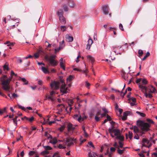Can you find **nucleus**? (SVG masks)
Masks as SVG:
<instances>
[{"label":"nucleus","instance_id":"20","mask_svg":"<svg viewBox=\"0 0 157 157\" xmlns=\"http://www.w3.org/2000/svg\"><path fill=\"white\" fill-rule=\"evenodd\" d=\"M114 135L117 136L120 134V130L119 129H115L114 130Z\"/></svg>","mask_w":157,"mask_h":157},{"label":"nucleus","instance_id":"51","mask_svg":"<svg viewBox=\"0 0 157 157\" xmlns=\"http://www.w3.org/2000/svg\"><path fill=\"white\" fill-rule=\"evenodd\" d=\"M64 40H63L62 41L60 42H59L60 46H63L64 45H65V44H64Z\"/></svg>","mask_w":157,"mask_h":157},{"label":"nucleus","instance_id":"45","mask_svg":"<svg viewBox=\"0 0 157 157\" xmlns=\"http://www.w3.org/2000/svg\"><path fill=\"white\" fill-rule=\"evenodd\" d=\"M65 126H61L59 128V130L60 132H62L64 129Z\"/></svg>","mask_w":157,"mask_h":157},{"label":"nucleus","instance_id":"44","mask_svg":"<svg viewBox=\"0 0 157 157\" xmlns=\"http://www.w3.org/2000/svg\"><path fill=\"white\" fill-rule=\"evenodd\" d=\"M46 97L48 98V99H49L51 101H54V99L52 98V97L50 96H46Z\"/></svg>","mask_w":157,"mask_h":157},{"label":"nucleus","instance_id":"3","mask_svg":"<svg viewBox=\"0 0 157 157\" xmlns=\"http://www.w3.org/2000/svg\"><path fill=\"white\" fill-rule=\"evenodd\" d=\"M137 122L139 123L138 125L143 131L147 132L150 130V128L151 126L150 124L141 121H138Z\"/></svg>","mask_w":157,"mask_h":157},{"label":"nucleus","instance_id":"30","mask_svg":"<svg viewBox=\"0 0 157 157\" xmlns=\"http://www.w3.org/2000/svg\"><path fill=\"white\" fill-rule=\"evenodd\" d=\"M146 121L147 122V123L150 124L151 125V124L154 123V122L152 120L149 118H147L146 119Z\"/></svg>","mask_w":157,"mask_h":157},{"label":"nucleus","instance_id":"21","mask_svg":"<svg viewBox=\"0 0 157 157\" xmlns=\"http://www.w3.org/2000/svg\"><path fill=\"white\" fill-rule=\"evenodd\" d=\"M50 142L53 144H55L57 142V139L56 137L54 138L52 140L50 141Z\"/></svg>","mask_w":157,"mask_h":157},{"label":"nucleus","instance_id":"7","mask_svg":"<svg viewBox=\"0 0 157 157\" xmlns=\"http://www.w3.org/2000/svg\"><path fill=\"white\" fill-rule=\"evenodd\" d=\"M65 145L67 144V146L69 147L74 144L73 142H75V139L70 137H67L66 138Z\"/></svg>","mask_w":157,"mask_h":157},{"label":"nucleus","instance_id":"61","mask_svg":"<svg viewBox=\"0 0 157 157\" xmlns=\"http://www.w3.org/2000/svg\"><path fill=\"white\" fill-rule=\"evenodd\" d=\"M34 56L36 58H38L39 57V55L38 53H37L35 54Z\"/></svg>","mask_w":157,"mask_h":157},{"label":"nucleus","instance_id":"17","mask_svg":"<svg viewBox=\"0 0 157 157\" xmlns=\"http://www.w3.org/2000/svg\"><path fill=\"white\" fill-rule=\"evenodd\" d=\"M87 58L88 60L91 61L92 63L94 61V58L91 55H88L87 56Z\"/></svg>","mask_w":157,"mask_h":157},{"label":"nucleus","instance_id":"37","mask_svg":"<svg viewBox=\"0 0 157 157\" xmlns=\"http://www.w3.org/2000/svg\"><path fill=\"white\" fill-rule=\"evenodd\" d=\"M128 137L130 139H131L132 137V132H128Z\"/></svg>","mask_w":157,"mask_h":157},{"label":"nucleus","instance_id":"12","mask_svg":"<svg viewBox=\"0 0 157 157\" xmlns=\"http://www.w3.org/2000/svg\"><path fill=\"white\" fill-rule=\"evenodd\" d=\"M131 112L130 111H126L123 113V116L122 118V119L123 121H125L127 119V116L129 114H130Z\"/></svg>","mask_w":157,"mask_h":157},{"label":"nucleus","instance_id":"27","mask_svg":"<svg viewBox=\"0 0 157 157\" xmlns=\"http://www.w3.org/2000/svg\"><path fill=\"white\" fill-rule=\"evenodd\" d=\"M68 102L70 106H71L74 103L73 99H68Z\"/></svg>","mask_w":157,"mask_h":157},{"label":"nucleus","instance_id":"55","mask_svg":"<svg viewBox=\"0 0 157 157\" xmlns=\"http://www.w3.org/2000/svg\"><path fill=\"white\" fill-rule=\"evenodd\" d=\"M86 87L88 89H89L90 86V84L88 83L87 81L86 82Z\"/></svg>","mask_w":157,"mask_h":157},{"label":"nucleus","instance_id":"15","mask_svg":"<svg viewBox=\"0 0 157 157\" xmlns=\"http://www.w3.org/2000/svg\"><path fill=\"white\" fill-rule=\"evenodd\" d=\"M100 115H101V111L99 110L97 113L95 117V120L96 121H99L100 117L98 116Z\"/></svg>","mask_w":157,"mask_h":157},{"label":"nucleus","instance_id":"53","mask_svg":"<svg viewBox=\"0 0 157 157\" xmlns=\"http://www.w3.org/2000/svg\"><path fill=\"white\" fill-rule=\"evenodd\" d=\"M119 147L122 148L123 146V144L120 141L119 142Z\"/></svg>","mask_w":157,"mask_h":157},{"label":"nucleus","instance_id":"34","mask_svg":"<svg viewBox=\"0 0 157 157\" xmlns=\"http://www.w3.org/2000/svg\"><path fill=\"white\" fill-rule=\"evenodd\" d=\"M44 147L45 148L46 150H50L52 149V147L48 146H44Z\"/></svg>","mask_w":157,"mask_h":157},{"label":"nucleus","instance_id":"10","mask_svg":"<svg viewBox=\"0 0 157 157\" xmlns=\"http://www.w3.org/2000/svg\"><path fill=\"white\" fill-rule=\"evenodd\" d=\"M142 147L144 146L149 148L152 145L151 143H149V141H148L147 139H143L142 140Z\"/></svg>","mask_w":157,"mask_h":157},{"label":"nucleus","instance_id":"26","mask_svg":"<svg viewBox=\"0 0 157 157\" xmlns=\"http://www.w3.org/2000/svg\"><path fill=\"white\" fill-rule=\"evenodd\" d=\"M133 131L135 133H137L139 131V130L138 127L136 126H134Z\"/></svg>","mask_w":157,"mask_h":157},{"label":"nucleus","instance_id":"18","mask_svg":"<svg viewBox=\"0 0 157 157\" xmlns=\"http://www.w3.org/2000/svg\"><path fill=\"white\" fill-rule=\"evenodd\" d=\"M65 47V45H64L63 46H59V48H54L55 50V53H56L57 52H58L60 50L62 49L64 47Z\"/></svg>","mask_w":157,"mask_h":157},{"label":"nucleus","instance_id":"11","mask_svg":"<svg viewBox=\"0 0 157 157\" xmlns=\"http://www.w3.org/2000/svg\"><path fill=\"white\" fill-rule=\"evenodd\" d=\"M67 128V131L69 132L71 131H73L75 129V127L71 123H68Z\"/></svg>","mask_w":157,"mask_h":157},{"label":"nucleus","instance_id":"47","mask_svg":"<svg viewBox=\"0 0 157 157\" xmlns=\"http://www.w3.org/2000/svg\"><path fill=\"white\" fill-rule=\"evenodd\" d=\"M36 152L34 151H31L29 153V155H30L32 156Z\"/></svg>","mask_w":157,"mask_h":157},{"label":"nucleus","instance_id":"9","mask_svg":"<svg viewBox=\"0 0 157 157\" xmlns=\"http://www.w3.org/2000/svg\"><path fill=\"white\" fill-rule=\"evenodd\" d=\"M142 147L144 146L149 148L152 145L151 143H149V141H148L147 139H143L142 140Z\"/></svg>","mask_w":157,"mask_h":157},{"label":"nucleus","instance_id":"43","mask_svg":"<svg viewBox=\"0 0 157 157\" xmlns=\"http://www.w3.org/2000/svg\"><path fill=\"white\" fill-rule=\"evenodd\" d=\"M111 90H114V91L116 92H118L119 93H121V94H122L123 93V92H122V91L120 92V91H119V90H117L116 89H115L113 88H112L111 89Z\"/></svg>","mask_w":157,"mask_h":157},{"label":"nucleus","instance_id":"49","mask_svg":"<svg viewBox=\"0 0 157 157\" xmlns=\"http://www.w3.org/2000/svg\"><path fill=\"white\" fill-rule=\"evenodd\" d=\"M113 146L115 147L116 148H119V146L118 145L117 142H115L114 144H113Z\"/></svg>","mask_w":157,"mask_h":157},{"label":"nucleus","instance_id":"33","mask_svg":"<svg viewBox=\"0 0 157 157\" xmlns=\"http://www.w3.org/2000/svg\"><path fill=\"white\" fill-rule=\"evenodd\" d=\"M60 29L62 31L64 32L66 30L67 28L65 26H61L60 27Z\"/></svg>","mask_w":157,"mask_h":157},{"label":"nucleus","instance_id":"40","mask_svg":"<svg viewBox=\"0 0 157 157\" xmlns=\"http://www.w3.org/2000/svg\"><path fill=\"white\" fill-rule=\"evenodd\" d=\"M58 147L59 149H65L66 148L65 146H63L61 144H59Z\"/></svg>","mask_w":157,"mask_h":157},{"label":"nucleus","instance_id":"57","mask_svg":"<svg viewBox=\"0 0 157 157\" xmlns=\"http://www.w3.org/2000/svg\"><path fill=\"white\" fill-rule=\"evenodd\" d=\"M102 109L103 110V111L104 112V113H106V114L108 113V111L107 109L106 108H104Z\"/></svg>","mask_w":157,"mask_h":157},{"label":"nucleus","instance_id":"1","mask_svg":"<svg viewBox=\"0 0 157 157\" xmlns=\"http://www.w3.org/2000/svg\"><path fill=\"white\" fill-rule=\"evenodd\" d=\"M17 75L13 71H11L10 78H8L7 76L6 75H4L1 78V81L2 85V88L4 90L7 91H9L10 89L9 84L13 76H17Z\"/></svg>","mask_w":157,"mask_h":157},{"label":"nucleus","instance_id":"13","mask_svg":"<svg viewBox=\"0 0 157 157\" xmlns=\"http://www.w3.org/2000/svg\"><path fill=\"white\" fill-rule=\"evenodd\" d=\"M68 2L71 8H74L76 6L75 3L73 0H68Z\"/></svg>","mask_w":157,"mask_h":157},{"label":"nucleus","instance_id":"29","mask_svg":"<svg viewBox=\"0 0 157 157\" xmlns=\"http://www.w3.org/2000/svg\"><path fill=\"white\" fill-rule=\"evenodd\" d=\"M25 118L27 120H29L31 122H32L34 120V117H31L30 118H28L26 117H25Z\"/></svg>","mask_w":157,"mask_h":157},{"label":"nucleus","instance_id":"14","mask_svg":"<svg viewBox=\"0 0 157 157\" xmlns=\"http://www.w3.org/2000/svg\"><path fill=\"white\" fill-rule=\"evenodd\" d=\"M102 10L104 14L107 15L109 13L108 7L107 6H105L102 7Z\"/></svg>","mask_w":157,"mask_h":157},{"label":"nucleus","instance_id":"58","mask_svg":"<svg viewBox=\"0 0 157 157\" xmlns=\"http://www.w3.org/2000/svg\"><path fill=\"white\" fill-rule=\"evenodd\" d=\"M18 107L19 108L21 109L22 110H25V108L24 107L22 106L21 105H19L18 106Z\"/></svg>","mask_w":157,"mask_h":157},{"label":"nucleus","instance_id":"8","mask_svg":"<svg viewBox=\"0 0 157 157\" xmlns=\"http://www.w3.org/2000/svg\"><path fill=\"white\" fill-rule=\"evenodd\" d=\"M59 82L54 81L50 83V86L52 89L56 90L59 88Z\"/></svg>","mask_w":157,"mask_h":157},{"label":"nucleus","instance_id":"64","mask_svg":"<svg viewBox=\"0 0 157 157\" xmlns=\"http://www.w3.org/2000/svg\"><path fill=\"white\" fill-rule=\"evenodd\" d=\"M114 130L112 129L111 128H109V132L110 133L114 132Z\"/></svg>","mask_w":157,"mask_h":157},{"label":"nucleus","instance_id":"6","mask_svg":"<svg viewBox=\"0 0 157 157\" xmlns=\"http://www.w3.org/2000/svg\"><path fill=\"white\" fill-rule=\"evenodd\" d=\"M139 87L140 88L142 91L143 92L145 91L144 93L146 98H151L152 97V94L150 93H147L146 91L147 90V88L146 86H143L142 85H140Z\"/></svg>","mask_w":157,"mask_h":157},{"label":"nucleus","instance_id":"38","mask_svg":"<svg viewBox=\"0 0 157 157\" xmlns=\"http://www.w3.org/2000/svg\"><path fill=\"white\" fill-rule=\"evenodd\" d=\"M3 69L4 71L7 70L8 71L9 70V68L8 67L7 65H6V64H5L3 66Z\"/></svg>","mask_w":157,"mask_h":157},{"label":"nucleus","instance_id":"60","mask_svg":"<svg viewBox=\"0 0 157 157\" xmlns=\"http://www.w3.org/2000/svg\"><path fill=\"white\" fill-rule=\"evenodd\" d=\"M91 45L89 44L88 45V44H87L86 47V49L88 50H89L90 49V48L91 47Z\"/></svg>","mask_w":157,"mask_h":157},{"label":"nucleus","instance_id":"4","mask_svg":"<svg viewBox=\"0 0 157 157\" xmlns=\"http://www.w3.org/2000/svg\"><path fill=\"white\" fill-rule=\"evenodd\" d=\"M59 81L62 84L60 86V91L63 94H66L68 92V88L66 87V84L64 82V79L62 77H59Z\"/></svg>","mask_w":157,"mask_h":157},{"label":"nucleus","instance_id":"50","mask_svg":"<svg viewBox=\"0 0 157 157\" xmlns=\"http://www.w3.org/2000/svg\"><path fill=\"white\" fill-rule=\"evenodd\" d=\"M56 72V70L54 68H52L51 69V72L55 73Z\"/></svg>","mask_w":157,"mask_h":157},{"label":"nucleus","instance_id":"48","mask_svg":"<svg viewBox=\"0 0 157 157\" xmlns=\"http://www.w3.org/2000/svg\"><path fill=\"white\" fill-rule=\"evenodd\" d=\"M107 119L108 121H110L111 120V118L110 117V116L108 114H107Z\"/></svg>","mask_w":157,"mask_h":157},{"label":"nucleus","instance_id":"2","mask_svg":"<svg viewBox=\"0 0 157 157\" xmlns=\"http://www.w3.org/2000/svg\"><path fill=\"white\" fill-rule=\"evenodd\" d=\"M56 56L55 55L45 56V59L48 61L49 66L55 67L58 65L59 62L56 59Z\"/></svg>","mask_w":157,"mask_h":157},{"label":"nucleus","instance_id":"59","mask_svg":"<svg viewBox=\"0 0 157 157\" xmlns=\"http://www.w3.org/2000/svg\"><path fill=\"white\" fill-rule=\"evenodd\" d=\"M110 150L112 152H114L116 150V149L113 147H111L110 148Z\"/></svg>","mask_w":157,"mask_h":157},{"label":"nucleus","instance_id":"35","mask_svg":"<svg viewBox=\"0 0 157 157\" xmlns=\"http://www.w3.org/2000/svg\"><path fill=\"white\" fill-rule=\"evenodd\" d=\"M129 101L131 100L134 103H135L136 102V99L134 98H131L128 99Z\"/></svg>","mask_w":157,"mask_h":157},{"label":"nucleus","instance_id":"52","mask_svg":"<svg viewBox=\"0 0 157 157\" xmlns=\"http://www.w3.org/2000/svg\"><path fill=\"white\" fill-rule=\"evenodd\" d=\"M142 82L144 84H147V81L146 79H144L142 80Z\"/></svg>","mask_w":157,"mask_h":157},{"label":"nucleus","instance_id":"62","mask_svg":"<svg viewBox=\"0 0 157 157\" xmlns=\"http://www.w3.org/2000/svg\"><path fill=\"white\" fill-rule=\"evenodd\" d=\"M38 84L40 85H42L43 84V82L42 80H38Z\"/></svg>","mask_w":157,"mask_h":157},{"label":"nucleus","instance_id":"25","mask_svg":"<svg viewBox=\"0 0 157 157\" xmlns=\"http://www.w3.org/2000/svg\"><path fill=\"white\" fill-rule=\"evenodd\" d=\"M150 55V53L149 52H147L146 55L144 56V58L142 59V60L144 61L145 59Z\"/></svg>","mask_w":157,"mask_h":157},{"label":"nucleus","instance_id":"32","mask_svg":"<svg viewBox=\"0 0 157 157\" xmlns=\"http://www.w3.org/2000/svg\"><path fill=\"white\" fill-rule=\"evenodd\" d=\"M49 154V152L47 151H44L41 152V154L43 155H45L46 154Z\"/></svg>","mask_w":157,"mask_h":157},{"label":"nucleus","instance_id":"31","mask_svg":"<svg viewBox=\"0 0 157 157\" xmlns=\"http://www.w3.org/2000/svg\"><path fill=\"white\" fill-rule=\"evenodd\" d=\"M21 80L23 82H25L24 83L25 85H27L28 83V82L24 78H20Z\"/></svg>","mask_w":157,"mask_h":157},{"label":"nucleus","instance_id":"22","mask_svg":"<svg viewBox=\"0 0 157 157\" xmlns=\"http://www.w3.org/2000/svg\"><path fill=\"white\" fill-rule=\"evenodd\" d=\"M73 79V76L72 75H70L69 77L67 78V81L71 82Z\"/></svg>","mask_w":157,"mask_h":157},{"label":"nucleus","instance_id":"42","mask_svg":"<svg viewBox=\"0 0 157 157\" xmlns=\"http://www.w3.org/2000/svg\"><path fill=\"white\" fill-rule=\"evenodd\" d=\"M88 45L90 44L91 45H92L93 43V40L92 39H91L90 38L89 39L88 41Z\"/></svg>","mask_w":157,"mask_h":157},{"label":"nucleus","instance_id":"63","mask_svg":"<svg viewBox=\"0 0 157 157\" xmlns=\"http://www.w3.org/2000/svg\"><path fill=\"white\" fill-rule=\"evenodd\" d=\"M106 115V113H103L101 114V117L102 118L105 117Z\"/></svg>","mask_w":157,"mask_h":157},{"label":"nucleus","instance_id":"23","mask_svg":"<svg viewBox=\"0 0 157 157\" xmlns=\"http://www.w3.org/2000/svg\"><path fill=\"white\" fill-rule=\"evenodd\" d=\"M124 137L122 136L120 134L118 136H116L115 138L116 139L119 140H124Z\"/></svg>","mask_w":157,"mask_h":157},{"label":"nucleus","instance_id":"19","mask_svg":"<svg viewBox=\"0 0 157 157\" xmlns=\"http://www.w3.org/2000/svg\"><path fill=\"white\" fill-rule=\"evenodd\" d=\"M45 74L49 73L50 72L48 69L45 67H42L41 68Z\"/></svg>","mask_w":157,"mask_h":157},{"label":"nucleus","instance_id":"46","mask_svg":"<svg viewBox=\"0 0 157 157\" xmlns=\"http://www.w3.org/2000/svg\"><path fill=\"white\" fill-rule=\"evenodd\" d=\"M84 120V118H83H83H82V117H81V116H80L78 118V121H79V122H80V121H81V120H82V121H83V120Z\"/></svg>","mask_w":157,"mask_h":157},{"label":"nucleus","instance_id":"24","mask_svg":"<svg viewBox=\"0 0 157 157\" xmlns=\"http://www.w3.org/2000/svg\"><path fill=\"white\" fill-rule=\"evenodd\" d=\"M65 62V61H63V62H60V67L62 68L64 70H65V67L64 64V63Z\"/></svg>","mask_w":157,"mask_h":157},{"label":"nucleus","instance_id":"5","mask_svg":"<svg viewBox=\"0 0 157 157\" xmlns=\"http://www.w3.org/2000/svg\"><path fill=\"white\" fill-rule=\"evenodd\" d=\"M57 13L60 23L62 24H65L66 23V21L65 18L63 16V10H59Z\"/></svg>","mask_w":157,"mask_h":157},{"label":"nucleus","instance_id":"41","mask_svg":"<svg viewBox=\"0 0 157 157\" xmlns=\"http://www.w3.org/2000/svg\"><path fill=\"white\" fill-rule=\"evenodd\" d=\"M59 153L58 151H57L54 153L52 157H54L55 156H59Z\"/></svg>","mask_w":157,"mask_h":157},{"label":"nucleus","instance_id":"28","mask_svg":"<svg viewBox=\"0 0 157 157\" xmlns=\"http://www.w3.org/2000/svg\"><path fill=\"white\" fill-rule=\"evenodd\" d=\"M124 150H125L124 148V149L121 150L119 149V148H118V149L117 150V152L120 155H121L124 152Z\"/></svg>","mask_w":157,"mask_h":157},{"label":"nucleus","instance_id":"54","mask_svg":"<svg viewBox=\"0 0 157 157\" xmlns=\"http://www.w3.org/2000/svg\"><path fill=\"white\" fill-rule=\"evenodd\" d=\"M88 144H89V145L92 146L93 148H95L94 145H93V143L91 142H89L88 143Z\"/></svg>","mask_w":157,"mask_h":157},{"label":"nucleus","instance_id":"56","mask_svg":"<svg viewBox=\"0 0 157 157\" xmlns=\"http://www.w3.org/2000/svg\"><path fill=\"white\" fill-rule=\"evenodd\" d=\"M119 27L120 29H121L122 31L124 30V29H123V26L121 24H120L119 25Z\"/></svg>","mask_w":157,"mask_h":157},{"label":"nucleus","instance_id":"16","mask_svg":"<svg viewBox=\"0 0 157 157\" xmlns=\"http://www.w3.org/2000/svg\"><path fill=\"white\" fill-rule=\"evenodd\" d=\"M65 38L66 40L69 42H72L73 40V38L72 36H70L68 35L66 36Z\"/></svg>","mask_w":157,"mask_h":157},{"label":"nucleus","instance_id":"39","mask_svg":"<svg viewBox=\"0 0 157 157\" xmlns=\"http://www.w3.org/2000/svg\"><path fill=\"white\" fill-rule=\"evenodd\" d=\"M64 10L65 11L67 12L68 11V7L66 5H64L63 6Z\"/></svg>","mask_w":157,"mask_h":157},{"label":"nucleus","instance_id":"36","mask_svg":"<svg viewBox=\"0 0 157 157\" xmlns=\"http://www.w3.org/2000/svg\"><path fill=\"white\" fill-rule=\"evenodd\" d=\"M138 53L140 55L139 57L142 56L144 53L143 51L141 50H139Z\"/></svg>","mask_w":157,"mask_h":157}]
</instances>
